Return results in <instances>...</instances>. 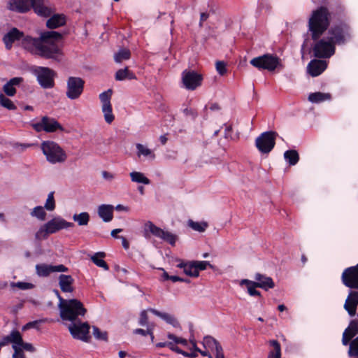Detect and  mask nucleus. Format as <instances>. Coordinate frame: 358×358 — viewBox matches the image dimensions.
Instances as JSON below:
<instances>
[{"instance_id":"obj_1","label":"nucleus","mask_w":358,"mask_h":358,"mask_svg":"<svg viewBox=\"0 0 358 358\" xmlns=\"http://www.w3.org/2000/svg\"><path fill=\"white\" fill-rule=\"evenodd\" d=\"M62 38L63 36L59 32L45 31L41 32L37 38L25 36L22 45L31 54L45 59H57L58 56L62 55V50L57 43Z\"/></svg>"},{"instance_id":"obj_2","label":"nucleus","mask_w":358,"mask_h":358,"mask_svg":"<svg viewBox=\"0 0 358 358\" xmlns=\"http://www.w3.org/2000/svg\"><path fill=\"white\" fill-rule=\"evenodd\" d=\"M59 303L60 317L64 320L74 321L78 316H83L87 312L83 304L78 299L65 300L57 291Z\"/></svg>"},{"instance_id":"obj_3","label":"nucleus","mask_w":358,"mask_h":358,"mask_svg":"<svg viewBox=\"0 0 358 358\" xmlns=\"http://www.w3.org/2000/svg\"><path fill=\"white\" fill-rule=\"evenodd\" d=\"M329 24V13L327 8L322 7L313 11L308 22L309 30L312 32V38L315 41L317 40L327 29Z\"/></svg>"},{"instance_id":"obj_4","label":"nucleus","mask_w":358,"mask_h":358,"mask_svg":"<svg viewBox=\"0 0 358 358\" xmlns=\"http://www.w3.org/2000/svg\"><path fill=\"white\" fill-rule=\"evenodd\" d=\"M41 148L46 160L50 164L63 163L67 159L65 151L54 141H44Z\"/></svg>"},{"instance_id":"obj_5","label":"nucleus","mask_w":358,"mask_h":358,"mask_svg":"<svg viewBox=\"0 0 358 358\" xmlns=\"http://www.w3.org/2000/svg\"><path fill=\"white\" fill-rule=\"evenodd\" d=\"M73 224L68 222L60 217H55L43 225L35 234L38 240L47 238L48 234H54L59 230L72 227Z\"/></svg>"},{"instance_id":"obj_6","label":"nucleus","mask_w":358,"mask_h":358,"mask_svg":"<svg viewBox=\"0 0 358 358\" xmlns=\"http://www.w3.org/2000/svg\"><path fill=\"white\" fill-rule=\"evenodd\" d=\"M250 63L259 69H266L269 71H274L280 64V59L270 54L255 57Z\"/></svg>"},{"instance_id":"obj_7","label":"nucleus","mask_w":358,"mask_h":358,"mask_svg":"<svg viewBox=\"0 0 358 358\" xmlns=\"http://www.w3.org/2000/svg\"><path fill=\"white\" fill-rule=\"evenodd\" d=\"M84 80L79 77H69L66 83V96L74 100L78 99L84 89Z\"/></svg>"},{"instance_id":"obj_8","label":"nucleus","mask_w":358,"mask_h":358,"mask_svg":"<svg viewBox=\"0 0 358 358\" xmlns=\"http://www.w3.org/2000/svg\"><path fill=\"white\" fill-rule=\"evenodd\" d=\"M34 73L39 84L43 88H52L54 85V78L56 73L50 68L38 66L35 69Z\"/></svg>"},{"instance_id":"obj_9","label":"nucleus","mask_w":358,"mask_h":358,"mask_svg":"<svg viewBox=\"0 0 358 358\" xmlns=\"http://www.w3.org/2000/svg\"><path fill=\"white\" fill-rule=\"evenodd\" d=\"M314 56L317 58H329L335 52V45L329 40L318 41L313 47Z\"/></svg>"},{"instance_id":"obj_10","label":"nucleus","mask_w":358,"mask_h":358,"mask_svg":"<svg viewBox=\"0 0 358 358\" xmlns=\"http://www.w3.org/2000/svg\"><path fill=\"white\" fill-rule=\"evenodd\" d=\"M90 325L87 322H74L69 324V330L73 338L89 342Z\"/></svg>"},{"instance_id":"obj_11","label":"nucleus","mask_w":358,"mask_h":358,"mask_svg":"<svg viewBox=\"0 0 358 358\" xmlns=\"http://www.w3.org/2000/svg\"><path fill=\"white\" fill-rule=\"evenodd\" d=\"M277 134L274 131H266L262 134L256 139V146L262 153H268L275 145Z\"/></svg>"},{"instance_id":"obj_12","label":"nucleus","mask_w":358,"mask_h":358,"mask_svg":"<svg viewBox=\"0 0 358 358\" xmlns=\"http://www.w3.org/2000/svg\"><path fill=\"white\" fill-rule=\"evenodd\" d=\"M203 80L201 74L195 71L185 70L182 74V82L185 87L189 90H194L201 86Z\"/></svg>"},{"instance_id":"obj_13","label":"nucleus","mask_w":358,"mask_h":358,"mask_svg":"<svg viewBox=\"0 0 358 358\" xmlns=\"http://www.w3.org/2000/svg\"><path fill=\"white\" fill-rule=\"evenodd\" d=\"M112 94L113 90L110 89L99 94V99L102 103L101 110L104 115V119L108 124H110L115 118L112 112V105L110 103Z\"/></svg>"},{"instance_id":"obj_14","label":"nucleus","mask_w":358,"mask_h":358,"mask_svg":"<svg viewBox=\"0 0 358 358\" xmlns=\"http://www.w3.org/2000/svg\"><path fill=\"white\" fill-rule=\"evenodd\" d=\"M343 284L352 289H358V264L344 270L342 274Z\"/></svg>"},{"instance_id":"obj_15","label":"nucleus","mask_w":358,"mask_h":358,"mask_svg":"<svg viewBox=\"0 0 358 358\" xmlns=\"http://www.w3.org/2000/svg\"><path fill=\"white\" fill-rule=\"evenodd\" d=\"M257 282H253L247 279L242 280L241 285L252 284L257 287H260L267 290L274 287V282L271 278L265 276L260 273H257L255 277Z\"/></svg>"},{"instance_id":"obj_16","label":"nucleus","mask_w":358,"mask_h":358,"mask_svg":"<svg viewBox=\"0 0 358 358\" xmlns=\"http://www.w3.org/2000/svg\"><path fill=\"white\" fill-rule=\"evenodd\" d=\"M31 8L39 16L48 17L54 13V9L49 6L43 0H33Z\"/></svg>"},{"instance_id":"obj_17","label":"nucleus","mask_w":358,"mask_h":358,"mask_svg":"<svg viewBox=\"0 0 358 358\" xmlns=\"http://www.w3.org/2000/svg\"><path fill=\"white\" fill-rule=\"evenodd\" d=\"M33 0H10L8 8L10 10L25 13L32 6Z\"/></svg>"},{"instance_id":"obj_18","label":"nucleus","mask_w":358,"mask_h":358,"mask_svg":"<svg viewBox=\"0 0 358 358\" xmlns=\"http://www.w3.org/2000/svg\"><path fill=\"white\" fill-rule=\"evenodd\" d=\"M327 66L326 61L313 59L307 66L308 73L313 77L320 75Z\"/></svg>"},{"instance_id":"obj_19","label":"nucleus","mask_w":358,"mask_h":358,"mask_svg":"<svg viewBox=\"0 0 358 358\" xmlns=\"http://www.w3.org/2000/svg\"><path fill=\"white\" fill-rule=\"evenodd\" d=\"M358 305V292H351L345 300L344 308L350 316H355Z\"/></svg>"},{"instance_id":"obj_20","label":"nucleus","mask_w":358,"mask_h":358,"mask_svg":"<svg viewBox=\"0 0 358 358\" xmlns=\"http://www.w3.org/2000/svg\"><path fill=\"white\" fill-rule=\"evenodd\" d=\"M66 22V17L64 14H52L46 21L45 25L50 29H55L64 26Z\"/></svg>"},{"instance_id":"obj_21","label":"nucleus","mask_w":358,"mask_h":358,"mask_svg":"<svg viewBox=\"0 0 358 358\" xmlns=\"http://www.w3.org/2000/svg\"><path fill=\"white\" fill-rule=\"evenodd\" d=\"M24 36L23 32L18 30L17 28L11 29L6 34L3 36V42L7 49H10L12 46V43L20 40Z\"/></svg>"},{"instance_id":"obj_22","label":"nucleus","mask_w":358,"mask_h":358,"mask_svg":"<svg viewBox=\"0 0 358 358\" xmlns=\"http://www.w3.org/2000/svg\"><path fill=\"white\" fill-rule=\"evenodd\" d=\"M43 131L52 133L57 129L64 131L62 126L54 118L48 116L43 117Z\"/></svg>"},{"instance_id":"obj_23","label":"nucleus","mask_w":358,"mask_h":358,"mask_svg":"<svg viewBox=\"0 0 358 358\" xmlns=\"http://www.w3.org/2000/svg\"><path fill=\"white\" fill-rule=\"evenodd\" d=\"M73 279L71 275L61 274L59 276V285L63 292H72L73 291Z\"/></svg>"},{"instance_id":"obj_24","label":"nucleus","mask_w":358,"mask_h":358,"mask_svg":"<svg viewBox=\"0 0 358 358\" xmlns=\"http://www.w3.org/2000/svg\"><path fill=\"white\" fill-rule=\"evenodd\" d=\"M113 206L103 204L98 207V215L103 222H108L113 219Z\"/></svg>"},{"instance_id":"obj_25","label":"nucleus","mask_w":358,"mask_h":358,"mask_svg":"<svg viewBox=\"0 0 358 358\" xmlns=\"http://www.w3.org/2000/svg\"><path fill=\"white\" fill-rule=\"evenodd\" d=\"M22 78H13L10 79L8 83H6L3 87V92L5 94L8 96H13L16 90L15 88V86L19 85L20 83L22 82Z\"/></svg>"},{"instance_id":"obj_26","label":"nucleus","mask_w":358,"mask_h":358,"mask_svg":"<svg viewBox=\"0 0 358 358\" xmlns=\"http://www.w3.org/2000/svg\"><path fill=\"white\" fill-rule=\"evenodd\" d=\"M329 40L335 45V43H343L345 41L344 35L340 28H334L329 31Z\"/></svg>"},{"instance_id":"obj_27","label":"nucleus","mask_w":358,"mask_h":358,"mask_svg":"<svg viewBox=\"0 0 358 358\" xmlns=\"http://www.w3.org/2000/svg\"><path fill=\"white\" fill-rule=\"evenodd\" d=\"M160 230L161 228L157 227L152 222L148 221L144 225V236L150 238V235L152 234L155 237H158Z\"/></svg>"},{"instance_id":"obj_28","label":"nucleus","mask_w":358,"mask_h":358,"mask_svg":"<svg viewBox=\"0 0 358 358\" xmlns=\"http://www.w3.org/2000/svg\"><path fill=\"white\" fill-rule=\"evenodd\" d=\"M135 80L136 79V76L131 72L128 67H125L122 69H119L115 73V79L117 80H123L124 79Z\"/></svg>"},{"instance_id":"obj_29","label":"nucleus","mask_w":358,"mask_h":358,"mask_svg":"<svg viewBox=\"0 0 358 358\" xmlns=\"http://www.w3.org/2000/svg\"><path fill=\"white\" fill-rule=\"evenodd\" d=\"M269 344L273 347L268 355V358H280L281 357V348L279 342L276 340L269 341Z\"/></svg>"},{"instance_id":"obj_30","label":"nucleus","mask_w":358,"mask_h":358,"mask_svg":"<svg viewBox=\"0 0 358 358\" xmlns=\"http://www.w3.org/2000/svg\"><path fill=\"white\" fill-rule=\"evenodd\" d=\"M136 146L137 149L138 157L143 155L152 159L155 158V155L153 153V152L146 146L141 143H137Z\"/></svg>"},{"instance_id":"obj_31","label":"nucleus","mask_w":358,"mask_h":358,"mask_svg":"<svg viewBox=\"0 0 358 358\" xmlns=\"http://www.w3.org/2000/svg\"><path fill=\"white\" fill-rule=\"evenodd\" d=\"M203 345L205 348L210 349L215 351L217 350V349L222 348L217 340L209 336L204 337Z\"/></svg>"},{"instance_id":"obj_32","label":"nucleus","mask_w":358,"mask_h":358,"mask_svg":"<svg viewBox=\"0 0 358 358\" xmlns=\"http://www.w3.org/2000/svg\"><path fill=\"white\" fill-rule=\"evenodd\" d=\"M73 220L78 223L79 226H86L90 221V215L87 212H83L73 215Z\"/></svg>"},{"instance_id":"obj_33","label":"nucleus","mask_w":358,"mask_h":358,"mask_svg":"<svg viewBox=\"0 0 358 358\" xmlns=\"http://www.w3.org/2000/svg\"><path fill=\"white\" fill-rule=\"evenodd\" d=\"M131 57V52L129 49L122 48L115 54L114 59L117 63H121L124 60H128Z\"/></svg>"},{"instance_id":"obj_34","label":"nucleus","mask_w":358,"mask_h":358,"mask_svg":"<svg viewBox=\"0 0 358 358\" xmlns=\"http://www.w3.org/2000/svg\"><path fill=\"white\" fill-rule=\"evenodd\" d=\"M157 238H161L162 240L169 243L171 245H174L177 239V237L176 235L171 234V232L168 231H164L162 229H161L159 235Z\"/></svg>"},{"instance_id":"obj_35","label":"nucleus","mask_w":358,"mask_h":358,"mask_svg":"<svg viewBox=\"0 0 358 358\" xmlns=\"http://www.w3.org/2000/svg\"><path fill=\"white\" fill-rule=\"evenodd\" d=\"M284 157L291 166L296 164L299 159V154L295 150L286 151Z\"/></svg>"},{"instance_id":"obj_36","label":"nucleus","mask_w":358,"mask_h":358,"mask_svg":"<svg viewBox=\"0 0 358 358\" xmlns=\"http://www.w3.org/2000/svg\"><path fill=\"white\" fill-rule=\"evenodd\" d=\"M36 273L39 276L46 277L52 273V266L48 264H37L36 266Z\"/></svg>"},{"instance_id":"obj_37","label":"nucleus","mask_w":358,"mask_h":358,"mask_svg":"<svg viewBox=\"0 0 358 358\" xmlns=\"http://www.w3.org/2000/svg\"><path fill=\"white\" fill-rule=\"evenodd\" d=\"M358 334V322L352 321L348 327L344 331L343 334L350 340Z\"/></svg>"},{"instance_id":"obj_38","label":"nucleus","mask_w":358,"mask_h":358,"mask_svg":"<svg viewBox=\"0 0 358 358\" xmlns=\"http://www.w3.org/2000/svg\"><path fill=\"white\" fill-rule=\"evenodd\" d=\"M331 96L329 94H325L322 92L312 93L308 96V100L313 103H318L324 100L329 99Z\"/></svg>"},{"instance_id":"obj_39","label":"nucleus","mask_w":358,"mask_h":358,"mask_svg":"<svg viewBox=\"0 0 358 358\" xmlns=\"http://www.w3.org/2000/svg\"><path fill=\"white\" fill-rule=\"evenodd\" d=\"M105 256L104 252H97L92 257V262L98 266L103 268L105 270H108V266L106 262L102 259Z\"/></svg>"},{"instance_id":"obj_40","label":"nucleus","mask_w":358,"mask_h":358,"mask_svg":"<svg viewBox=\"0 0 358 358\" xmlns=\"http://www.w3.org/2000/svg\"><path fill=\"white\" fill-rule=\"evenodd\" d=\"M132 181L139 183L148 185L150 183V180L146 178L142 173L134 171L130 173Z\"/></svg>"},{"instance_id":"obj_41","label":"nucleus","mask_w":358,"mask_h":358,"mask_svg":"<svg viewBox=\"0 0 358 358\" xmlns=\"http://www.w3.org/2000/svg\"><path fill=\"white\" fill-rule=\"evenodd\" d=\"M184 273L190 277H198L199 275V271H196V268L193 261L188 262L187 265L185 266Z\"/></svg>"},{"instance_id":"obj_42","label":"nucleus","mask_w":358,"mask_h":358,"mask_svg":"<svg viewBox=\"0 0 358 358\" xmlns=\"http://www.w3.org/2000/svg\"><path fill=\"white\" fill-rule=\"evenodd\" d=\"M188 224L192 229L199 232L204 231L208 226L206 222H197L192 220H189Z\"/></svg>"},{"instance_id":"obj_43","label":"nucleus","mask_w":358,"mask_h":358,"mask_svg":"<svg viewBox=\"0 0 358 358\" xmlns=\"http://www.w3.org/2000/svg\"><path fill=\"white\" fill-rule=\"evenodd\" d=\"M31 215L43 221L45 220L46 213L42 206H36L31 211Z\"/></svg>"},{"instance_id":"obj_44","label":"nucleus","mask_w":358,"mask_h":358,"mask_svg":"<svg viewBox=\"0 0 358 358\" xmlns=\"http://www.w3.org/2000/svg\"><path fill=\"white\" fill-rule=\"evenodd\" d=\"M0 105L8 110H15L16 106L13 102L6 98L3 94H0Z\"/></svg>"},{"instance_id":"obj_45","label":"nucleus","mask_w":358,"mask_h":358,"mask_svg":"<svg viewBox=\"0 0 358 358\" xmlns=\"http://www.w3.org/2000/svg\"><path fill=\"white\" fill-rule=\"evenodd\" d=\"M92 334L97 340L106 341L108 340V334L106 331H101L97 327H92Z\"/></svg>"},{"instance_id":"obj_46","label":"nucleus","mask_w":358,"mask_h":358,"mask_svg":"<svg viewBox=\"0 0 358 358\" xmlns=\"http://www.w3.org/2000/svg\"><path fill=\"white\" fill-rule=\"evenodd\" d=\"M348 355L350 357L358 356V336L350 343Z\"/></svg>"},{"instance_id":"obj_47","label":"nucleus","mask_w":358,"mask_h":358,"mask_svg":"<svg viewBox=\"0 0 358 358\" xmlns=\"http://www.w3.org/2000/svg\"><path fill=\"white\" fill-rule=\"evenodd\" d=\"M45 208L48 210L52 211L55 208V202L54 199V192H51L48 196L45 204Z\"/></svg>"},{"instance_id":"obj_48","label":"nucleus","mask_w":358,"mask_h":358,"mask_svg":"<svg viewBox=\"0 0 358 358\" xmlns=\"http://www.w3.org/2000/svg\"><path fill=\"white\" fill-rule=\"evenodd\" d=\"M15 345L20 347L22 350H24L28 352H33L36 350L35 348L32 345V344L29 343H24L22 340V337L21 336V341H15Z\"/></svg>"},{"instance_id":"obj_49","label":"nucleus","mask_w":358,"mask_h":358,"mask_svg":"<svg viewBox=\"0 0 358 358\" xmlns=\"http://www.w3.org/2000/svg\"><path fill=\"white\" fill-rule=\"evenodd\" d=\"M193 262L195 265V267L196 268V271H199H199L205 270L207 268V266L213 268V265H211L207 261H193Z\"/></svg>"},{"instance_id":"obj_50","label":"nucleus","mask_w":358,"mask_h":358,"mask_svg":"<svg viewBox=\"0 0 358 358\" xmlns=\"http://www.w3.org/2000/svg\"><path fill=\"white\" fill-rule=\"evenodd\" d=\"M168 338L170 339V340H172L174 341V344H182V345L184 346H187L188 345L187 343V341L186 339H184V338H179V337H177L176 336L172 334H168Z\"/></svg>"},{"instance_id":"obj_51","label":"nucleus","mask_w":358,"mask_h":358,"mask_svg":"<svg viewBox=\"0 0 358 358\" xmlns=\"http://www.w3.org/2000/svg\"><path fill=\"white\" fill-rule=\"evenodd\" d=\"M12 347L14 350L13 358H26L22 349L20 347L16 345H13Z\"/></svg>"},{"instance_id":"obj_52","label":"nucleus","mask_w":358,"mask_h":358,"mask_svg":"<svg viewBox=\"0 0 358 358\" xmlns=\"http://www.w3.org/2000/svg\"><path fill=\"white\" fill-rule=\"evenodd\" d=\"M139 324L141 326H148V316L147 314V310H143L140 313L139 318Z\"/></svg>"},{"instance_id":"obj_53","label":"nucleus","mask_w":358,"mask_h":358,"mask_svg":"<svg viewBox=\"0 0 358 358\" xmlns=\"http://www.w3.org/2000/svg\"><path fill=\"white\" fill-rule=\"evenodd\" d=\"M157 347L158 348H164V347H168L171 350L177 352L178 351V347H177L172 342H162L157 344Z\"/></svg>"},{"instance_id":"obj_54","label":"nucleus","mask_w":358,"mask_h":358,"mask_svg":"<svg viewBox=\"0 0 358 358\" xmlns=\"http://www.w3.org/2000/svg\"><path fill=\"white\" fill-rule=\"evenodd\" d=\"M191 343H192V348H190L189 349H193L194 351L200 352L202 356L208 357V358H213V357L208 352V350H201L199 349L194 341H191Z\"/></svg>"},{"instance_id":"obj_55","label":"nucleus","mask_w":358,"mask_h":358,"mask_svg":"<svg viewBox=\"0 0 358 358\" xmlns=\"http://www.w3.org/2000/svg\"><path fill=\"white\" fill-rule=\"evenodd\" d=\"M153 330V325H150L148 327L147 330H144L142 329H136L134 331V334H141L142 336H146L148 334H152V331Z\"/></svg>"},{"instance_id":"obj_56","label":"nucleus","mask_w":358,"mask_h":358,"mask_svg":"<svg viewBox=\"0 0 358 358\" xmlns=\"http://www.w3.org/2000/svg\"><path fill=\"white\" fill-rule=\"evenodd\" d=\"M13 287H16L20 289H28L33 287V285L28 282H19L12 284Z\"/></svg>"},{"instance_id":"obj_57","label":"nucleus","mask_w":358,"mask_h":358,"mask_svg":"<svg viewBox=\"0 0 358 358\" xmlns=\"http://www.w3.org/2000/svg\"><path fill=\"white\" fill-rule=\"evenodd\" d=\"M216 69L220 75H224L227 72L225 63L222 61H217L216 62Z\"/></svg>"},{"instance_id":"obj_58","label":"nucleus","mask_w":358,"mask_h":358,"mask_svg":"<svg viewBox=\"0 0 358 358\" xmlns=\"http://www.w3.org/2000/svg\"><path fill=\"white\" fill-rule=\"evenodd\" d=\"M161 318L173 326H176L177 323L176 320L172 315L168 313H164Z\"/></svg>"},{"instance_id":"obj_59","label":"nucleus","mask_w":358,"mask_h":358,"mask_svg":"<svg viewBox=\"0 0 358 358\" xmlns=\"http://www.w3.org/2000/svg\"><path fill=\"white\" fill-rule=\"evenodd\" d=\"M246 285L248 287V292L250 295H251V296H259L260 295V292L255 289V288L257 287L256 286H255L252 284H249V285Z\"/></svg>"},{"instance_id":"obj_60","label":"nucleus","mask_w":358,"mask_h":358,"mask_svg":"<svg viewBox=\"0 0 358 358\" xmlns=\"http://www.w3.org/2000/svg\"><path fill=\"white\" fill-rule=\"evenodd\" d=\"M177 353L181 354L183 356H185L186 357H189V358H195L197 357V354H196V351L189 353L184 350H180L179 348H178V351H177Z\"/></svg>"},{"instance_id":"obj_61","label":"nucleus","mask_w":358,"mask_h":358,"mask_svg":"<svg viewBox=\"0 0 358 358\" xmlns=\"http://www.w3.org/2000/svg\"><path fill=\"white\" fill-rule=\"evenodd\" d=\"M68 271V268L63 264H59L57 266H52V273L55 272H66Z\"/></svg>"},{"instance_id":"obj_62","label":"nucleus","mask_w":358,"mask_h":358,"mask_svg":"<svg viewBox=\"0 0 358 358\" xmlns=\"http://www.w3.org/2000/svg\"><path fill=\"white\" fill-rule=\"evenodd\" d=\"M102 177L107 180H112L114 178V174L106 171L101 172Z\"/></svg>"},{"instance_id":"obj_63","label":"nucleus","mask_w":358,"mask_h":358,"mask_svg":"<svg viewBox=\"0 0 358 358\" xmlns=\"http://www.w3.org/2000/svg\"><path fill=\"white\" fill-rule=\"evenodd\" d=\"M38 323V321H33L28 322L26 325H24L22 328L23 330H26L27 329L34 328L36 327V324Z\"/></svg>"},{"instance_id":"obj_64","label":"nucleus","mask_w":358,"mask_h":358,"mask_svg":"<svg viewBox=\"0 0 358 358\" xmlns=\"http://www.w3.org/2000/svg\"><path fill=\"white\" fill-rule=\"evenodd\" d=\"M215 352V358H224L222 348L217 349Z\"/></svg>"}]
</instances>
